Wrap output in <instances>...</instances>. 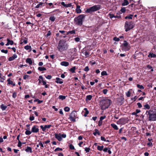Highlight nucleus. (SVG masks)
Wrapping results in <instances>:
<instances>
[{"label": "nucleus", "instance_id": "nucleus-34", "mask_svg": "<svg viewBox=\"0 0 156 156\" xmlns=\"http://www.w3.org/2000/svg\"><path fill=\"white\" fill-rule=\"evenodd\" d=\"M7 41L9 42V44L11 45H12L13 44L14 42L12 40H10L9 38H8L7 39Z\"/></svg>", "mask_w": 156, "mask_h": 156}, {"label": "nucleus", "instance_id": "nucleus-42", "mask_svg": "<svg viewBox=\"0 0 156 156\" xmlns=\"http://www.w3.org/2000/svg\"><path fill=\"white\" fill-rule=\"evenodd\" d=\"M49 19L50 20H51L52 22H53L55 20V17L53 16H51L49 18Z\"/></svg>", "mask_w": 156, "mask_h": 156}, {"label": "nucleus", "instance_id": "nucleus-8", "mask_svg": "<svg viewBox=\"0 0 156 156\" xmlns=\"http://www.w3.org/2000/svg\"><path fill=\"white\" fill-rule=\"evenodd\" d=\"M76 116V112L75 111L72 112L69 115V119L70 120L75 122V118Z\"/></svg>", "mask_w": 156, "mask_h": 156}, {"label": "nucleus", "instance_id": "nucleus-30", "mask_svg": "<svg viewBox=\"0 0 156 156\" xmlns=\"http://www.w3.org/2000/svg\"><path fill=\"white\" fill-rule=\"evenodd\" d=\"M58 98L62 100H63L65 99L66 96L62 95H60L59 96Z\"/></svg>", "mask_w": 156, "mask_h": 156}, {"label": "nucleus", "instance_id": "nucleus-49", "mask_svg": "<svg viewBox=\"0 0 156 156\" xmlns=\"http://www.w3.org/2000/svg\"><path fill=\"white\" fill-rule=\"evenodd\" d=\"M44 126L45 128V129H46L47 128H49L51 126V125H45Z\"/></svg>", "mask_w": 156, "mask_h": 156}, {"label": "nucleus", "instance_id": "nucleus-56", "mask_svg": "<svg viewBox=\"0 0 156 156\" xmlns=\"http://www.w3.org/2000/svg\"><path fill=\"white\" fill-rule=\"evenodd\" d=\"M34 117L33 116H30V117L29 119L30 121H33L34 119Z\"/></svg>", "mask_w": 156, "mask_h": 156}, {"label": "nucleus", "instance_id": "nucleus-44", "mask_svg": "<svg viewBox=\"0 0 156 156\" xmlns=\"http://www.w3.org/2000/svg\"><path fill=\"white\" fill-rule=\"evenodd\" d=\"M64 110L65 111L68 112L69 111L70 108L68 107H66L64 108Z\"/></svg>", "mask_w": 156, "mask_h": 156}, {"label": "nucleus", "instance_id": "nucleus-51", "mask_svg": "<svg viewBox=\"0 0 156 156\" xmlns=\"http://www.w3.org/2000/svg\"><path fill=\"white\" fill-rule=\"evenodd\" d=\"M62 148H59V147H58V148H56L55 150V151H62Z\"/></svg>", "mask_w": 156, "mask_h": 156}, {"label": "nucleus", "instance_id": "nucleus-4", "mask_svg": "<svg viewBox=\"0 0 156 156\" xmlns=\"http://www.w3.org/2000/svg\"><path fill=\"white\" fill-rule=\"evenodd\" d=\"M85 16L83 14L80 15L77 17L75 18L74 20L76 24L81 26L83 24V21Z\"/></svg>", "mask_w": 156, "mask_h": 156}, {"label": "nucleus", "instance_id": "nucleus-13", "mask_svg": "<svg viewBox=\"0 0 156 156\" xmlns=\"http://www.w3.org/2000/svg\"><path fill=\"white\" fill-rule=\"evenodd\" d=\"M56 80L55 82L58 83L62 84L63 83L62 80L59 78H56Z\"/></svg>", "mask_w": 156, "mask_h": 156}, {"label": "nucleus", "instance_id": "nucleus-31", "mask_svg": "<svg viewBox=\"0 0 156 156\" xmlns=\"http://www.w3.org/2000/svg\"><path fill=\"white\" fill-rule=\"evenodd\" d=\"M76 69V68L75 66H74L70 69V71L72 73H74L75 72Z\"/></svg>", "mask_w": 156, "mask_h": 156}, {"label": "nucleus", "instance_id": "nucleus-23", "mask_svg": "<svg viewBox=\"0 0 156 156\" xmlns=\"http://www.w3.org/2000/svg\"><path fill=\"white\" fill-rule=\"evenodd\" d=\"M84 110L85 111V114L84 115V116L85 117H86L87 116V115L89 114V111L87 110V109L86 108H85L84 109Z\"/></svg>", "mask_w": 156, "mask_h": 156}, {"label": "nucleus", "instance_id": "nucleus-62", "mask_svg": "<svg viewBox=\"0 0 156 156\" xmlns=\"http://www.w3.org/2000/svg\"><path fill=\"white\" fill-rule=\"evenodd\" d=\"M137 105L139 108H140L142 107V106L140 103L138 102L137 103Z\"/></svg>", "mask_w": 156, "mask_h": 156}, {"label": "nucleus", "instance_id": "nucleus-61", "mask_svg": "<svg viewBox=\"0 0 156 156\" xmlns=\"http://www.w3.org/2000/svg\"><path fill=\"white\" fill-rule=\"evenodd\" d=\"M126 11V9L125 8H122L121 9V11L122 12H125Z\"/></svg>", "mask_w": 156, "mask_h": 156}, {"label": "nucleus", "instance_id": "nucleus-40", "mask_svg": "<svg viewBox=\"0 0 156 156\" xmlns=\"http://www.w3.org/2000/svg\"><path fill=\"white\" fill-rule=\"evenodd\" d=\"M39 145L41 146V149H42L44 147H46V146H44L43 143H42L41 142H40L39 143Z\"/></svg>", "mask_w": 156, "mask_h": 156}, {"label": "nucleus", "instance_id": "nucleus-12", "mask_svg": "<svg viewBox=\"0 0 156 156\" xmlns=\"http://www.w3.org/2000/svg\"><path fill=\"white\" fill-rule=\"evenodd\" d=\"M80 5H77L76 9V11L77 13H80L81 12V10L80 9Z\"/></svg>", "mask_w": 156, "mask_h": 156}, {"label": "nucleus", "instance_id": "nucleus-15", "mask_svg": "<svg viewBox=\"0 0 156 156\" xmlns=\"http://www.w3.org/2000/svg\"><path fill=\"white\" fill-rule=\"evenodd\" d=\"M119 124H124L125 123V119L123 118L119 119L117 122Z\"/></svg>", "mask_w": 156, "mask_h": 156}, {"label": "nucleus", "instance_id": "nucleus-5", "mask_svg": "<svg viewBox=\"0 0 156 156\" xmlns=\"http://www.w3.org/2000/svg\"><path fill=\"white\" fill-rule=\"evenodd\" d=\"M135 23L134 22L126 21L125 24V31L127 32L134 27Z\"/></svg>", "mask_w": 156, "mask_h": 156}, {"label": "nucleus", "instance_id": "nucleus-17", "mask_svg": "<svg viewBox=\"0 0 156 156\" xmlns=\"http://www.w3.org/2000/svg\"><path fill=\"white\" fill-rule=\"evenodd\" d=\"M8 82V84L12 85L13 86L15 85V83H13L12 81L10 80V79H8L7 80Z\"/></svg>", "mask_w": 156, "mask_h": 156}, {"label": "nucleus", "instance_id": "nucleus-53", "mask_svg": "<svg viewBox=\"0 0 156 156\" xmlns=\"http://www.w3.org/2000/svg\"><path fill=\"white\" fill-rule=\"evenodd\" d=\"M22 144V143H21V142L20 140H19L18 141V146L19 147H20L21 146Z\"/></svg>", "mask_w": 156, "mask_h": 156}, {"label": "nucleus", "instance_id": "nucleus-24", "mask_svg": "<svg viewBox=\"0 0 156 156\" xmlns=\"http://www.w3.org/2000/svg\"><path fill=\"white\" fill-rule=\"evenodd\" d=\"M129 2L127 0H124L122 5L123 6H125L128 5L129 4Z\"/></svg>", "mask_w": 156, "mask_h": 156}, {"label": "nucleus", "instance_id": "nucleus-36", "mask_svg": "<svg viewBox=\"0 0 156 156\" xmlns=\"http://www.w3.org/2000/svg\"><path fill=\"white\" fill-rule=\"evenodd\" d=\"M83 54L85 55V56H86V57H87L89 56L90 53L89 52L85 51V52H84Z\"/></svg>", "mask_w": 156, "mask_h": 156}, {"label": "nucleus", "instance_id": "nucleus-52", "mask_svg": "<svg viewBox=\"0 0 156 156\" xmlns=\"http://www.w3.org/2000/svg\"><path fill=\"white\" fill-rule=\"evenodd\" d=\"M113 40L115 41H119V38L115 37H114Z\"/></svg>", "mask_w": 156, "mask_h": 156}, {"label": "nucleus", "instance_id": "nucleus-9", "mask_svg": "<svg viewBox=\"0 0 156 156\" xmlns=\"http://www.w3.org/2000/svg\"><path fill=\"white\" fill-rule=\"evenodd\" d=\"M31 131L33 133H36L39 131L38 127L37 126H34L31 129Z\"/></svg>", "mask_w": 156, "mask_h": 156}, {"label": "nucleus", "instance_id": "nucleus-29", "mask_svg": "<svg viewBox=\"0 0 156 156\" xmlns=\"http://www.w3.org/2000/svg\"><path fill=\"white\" fill-rule=\"evenodd\" d=\"M75 33V31L74 30L69 31L67 32V34L68 35L69 34H73Z\"/></svg>", "mask_w": 156, "mask_h": 156}, {"label": "nucleus", "instance_id": "nucleus-57", "mask_svg": "<svg viewBox=\"0 0 156 156\" xmlns=\"http://www.w3.org/2000/svg\"><path fill=\"white\" fill-rule=\"evenodd\" d=\"M1 52L2 53H8V50H4V49H2L1 50Z\"/></svg>", "mask_w": 156, "mask_h": 156}, {"label": "nucleus", "instance_id": "nucleus-58", "mask_svg": "<svg viewBox=\"0 0 156 156\" xmlns=\"http://www.w3.org/2000/svg\"><path fill=\"white\" fill-rule=\"evenodd\" d=\"M52 77L50 75H48L47 76H46V78L48 79H51Z\"/></svg>", "mask_w": 156, "mask_h": 156}, {"label": "nucleus", "instance_id": "nucleus-25", "mask_svg": "<svg viewBox=\"0 0 156 156\" xmlns=\"http://www.w3.org/2000/svg\"><path fill=\"white\" fill-rule=\"evenodd\" d=\"M148 57H151V58L156 57V55L154 54L153 53H150L148 55Z\"/></svg>", "mask_w": 156, "mask_h": 156}, {"label": "nucleus", "instance_id": "nucleus-26", "mask_svg": "<svg viewBox=\"0 0 156 156\" xmlns=\"http://www.w3.org/2000/svg\"><path fill=\"white\" fill-rule=\"evenodd\" d=\"M0 107L1 109L3 110H5L7 108V106H6L2 104L1 105Z\"/></svg>", "mask_w": 156, "mask_h": 156}, {"label": "nucleus", "instance_id": "nucleus-54", "mask_svg": "<svg viewBox=\"0 0 156 156\" xmlns=\"http://www.w3.org/2000/svg\"><path fill=\"white\" fill-rule=\"evenodd\" d=\"M108 91V90L107 89H105L103 90V92L104 94H106Z\"/></svg>", "mask_w": 156, "mask_h": 156}, {"label": "nucleus", "instance_id": "nucleus-45", "mask_svg": "<svg viewBox=\"0 0 156 156\" xmlns=\"http://www.w3.org/2000/svg\"><path fill=\"white\" fill-rule=\"evenodd\" d=\"M109 17L111 19L114 18L115 16L113 14L110 13L109 14Z\"/></svg>", "mask_w": 156, "mask_h": 156}, {"label": "nucleus", "instance_id": "nucleus-28", "mask_svg": "<svg viewBox=\"0 0 156 156\" xmlns=\"http://www.w3.org/2000/svg\"><path fill=\"white\" fill-rule=\"evenodd\" d=\"M104 148V146H97V149L98 150L101 151H102Z\"/></svg>", "mask_w": 156, "mask_h": 156}, {"label": "nucleus", "instance_id": "nucleus-64", "mask_svg": "<svg viewBox=\"0 0 156 156\" xmlns=\"http://www.w3.org/2000/svg\"><path fill=\"white\" fill-rule=\"evenodd\" d=\"M101 140L105 141H106V140L105 139V137L101 136Z\"/></svg>", "mask_w": 156, "mask_h": 156}, {"label": "nucleus", "instance_id": "nucleus-3", "mask_svg": "<svg viewBox=\"0 0 156 156\" xmlns=\"http://www.w3.org/2000/svg\"><path fill=\"white\" fill-rule=\"evenodd\" d=\"M111 103V101L107 99L102 100L100 102V104L103 109H106L108 108Z\"/></svg>", "mask_w": 156, "mask_h": 156}, {"label": "nucleus", "instance_id": "nucleus-1", "mask_svg": "<svg viewBox=\"0 0 156 156\" xmlns=\"http://www.w3.org/2000/svg\"><path fill=\"white\" fill-rule=\"evenodd\" d=\"M68 46L66 42L60 40L59 41L57 48L59 51L61 52L66 51L68 49Z\"/></svg>", "mask_w": 156, "mask_h": 156}, {"label": "nucleus", "instance_id": "nucleus-37", "mask_svg": "<svg viewBox=\"0 0 156 156\" xmlns=\"http://www.w3.org/2000/svg\"><path fill=\"white\" fill-rule=\"evenodd\" d=\"M26 130L25 132V134L27 135H29L32 132V131H30L29 130H27V129Z\"/></svg>", "mask_w": 156, "mask_h": 156}, {"label": "nucleus", "instance_id": "nucleus-46", "mask_svg": "<svg viewBox=\"0 0 156 156\" xmlns=\"http://www.w3.org/2000/svg\"><path fill=\"white\" fill-rule=\"evenodd\" d=\"M126 95L127 97H129L130 96V93L129 91L126 93Z\"/></svg>", "mask_w": 156, "mask_h": 156}, {"label": "nucleus", "instance_id": "nucleus-47", "mask_svg": "<svg viewBox=\"0 0 156 156\" xmlns=\"http://www.w3.org/2000/svg\"><path fill=\"white\" fill-rule=\"evenodd\" d=\"M84 70V71H86V72H87V71H89V68L88 67V66H86Z\"/></svg>", "mask_w": 156, "mask_h": 156}, {"label": "nucleus", "instance_id": "nucleus-60", "mask_svg": "<svg viewBox=\"0 0 156 156\" xmlns=\"http://www.w3.org/2000/svg\"><path fill=\"white\" fill-rule=\"evenodd\" d=\"M29 77V76L28 75H25L23 76V79L25 80H26Z\"/></svg>", "mask_w": 156, "mask_h": 156}, {"label": "nucleus", "instance_id": "nucleus-63", "mask_svg": "<svg viewBox=\"0 0 156 156\" xmlns=\"http://www.w3.org/2000/svg\"><path fill=\"white\" fill-rule=\"evenodd\" d=\"M102 121L99 120L98 122V125L100 126L102 125Z\"/></svg>", "mask_w": 156, "mask_h": 156}, {"label": "nucleus", "instance_id": "nucleus-22", "mask_svg": "<svg viewBox=\"0 0 156 156\" xmlns=\"http://www.w3.org/2000/svg\"><path fill=\"white\" fill-rule=\"evenodd\" d=\"M92 96L90 95H87L86 96V101H88L91 100L92 98Z\"/></svg>", "mask_w": 156, "mask_h": 156}, {"label": "nucleus", "instance_id": "nucleus-14", "mask_svg": "<svg viewBox=\"0 0 156 156\" xmlns=\"http://www.w3.org/2000/svg\"><path fill=\"white\" fill-rule=\"evenodd\" d=\"M60 65L62 66H67L69 65V63L68 62L63 61L61 62Z\"/></svg>", "mask_w": 156, "mask_h": 156}, {"label": "nucleus", "instance_id": "nucleus-59", "mask_svg": "<svg viewBox=\"0 0 156 156\" xmlns=\"http://www.w3.org/2000/svg\"><path fill=\"white\" fill-rule=\"evenodd\" d=\"M69 148L71 149H74L75 148L74 146L72 144H70L69 145Z\"/></svg>", "mask_w": 156, "mask_h": 156}, {"label": "nucleus", "instance_id": "nucleus-41", "mask_svg": "<svg viewBox=\"0 0 156 156\" xmlns=\"http://www.w3.org/2000/svg\"><path fill=\"white\" fill-rule=\"evenodd\" d=\"M137 87L138 88L140 89H143L144 88L143 86L142 85H139V84L137 85Z\"/></svg>", "mask_w": 156, "mask_h": 156}, {"label": "nucleus", "instance_id": "nucleus-55", "mask_svg": "<svg viewBox=\"0 0 156 156\" xmlns=\"http://www.w3.org/2000/svg\"><path fill=\"white\" fill-rule=\"evenodd\" d=\"M106 118L105 116H101L100 119V120L102 121V120L105 119Z\"/></svg>", "mask_w": 156, "mask_h": 156}, {"label": "nucleus", "instance_id": "nucleus-32", "mask_svg": "<svg viewBox=\"0 0 156 156\" xmlns=\"http://www.w3.org/2000/svg\"><path fill=\"white\" fill-rule=\"evenodd\" d=\"M123 50L125 51H127L130 49V47L129 46H127L125 47H122Z\"/></svg>", "mask_w": 156, "mask_h": 156}, {"label": "nucleus", "instance_id": "nucleus-2", "mask_svg": "<svg viewBox=\"0 0 156 156\" xmlns=\"http://www.w3.org/2000/svg\"><path fill=\"white\" fill-rule=\"evenodd\" d=\"M146 113L148 115V119L150 121H154L156 120V110H151L146 111Z\"/></svg>", "mask_w": 156, "mask_h": 156}, {"label": "nucleus", "instance_id": "nucleus-35", "mask_svg": "<svg viewBox=\"0 0 156 156\" xmlns=\"http://www.w3.org/2000/svg\"><path fill=\"white\" fill-rule=\"evenodd\" d=\"M95 132L93 133V134L94 136H96L97 134H98V135L100 134L98 130L97 129H95Z\"/></svg>", "mask_w": 156, "mask_h": 156}, {"label": "nucleus", "instance_id": "nucleus-18", "mask_svg": "<svg viewBox=\"0 0 156 156\" xmlns=\"http://www.w3.org/2000/svg\"><path fill=\"white\" fill-rule=\"evenodd\" d=\"M44 3L43 2H40L38 5H37L35 7L36 8H38L40 7L41 8L42 7Z\"/></svg>", "mask_w": 156, "mask_h": 156}, {"label": "nucleus", "instance_id": "nucleus-6", "mask_svg": "<svg viewBox=\"0 0 156 156\" xmlns=\"http://www.w3.org/2000/svg\"><path fill=\"white\" fill-rule=\"evenodd\" d=\"M100 6L99 5H95L87 9L86 12L87 13H90L100 9Z\"/></svg>", "mask_w": 156, "mask_h": 156}, {"label": "nucleus", "instance_id": "nucleus-48", "mask_svg": "<svg viewBox=\"0 0 156 156\" xmlns=\"http://www.w3.org/2000/svg\"><path fill=\"white\" fill-rule=\"evenodd\" d=\"M85 151L86 152H89L90 151V148L89 147H86L85 148Z\"/></svg>", "mask_w": 156, "mask_h": 156}, {"label": "nucleus", "instance_id": "nucleus-33", "mask_svg": "<svg viewBox=\"0 0 156 156\" xmlns=\"http://www.w3.org/2000/svg\"><path fill=\"white\" fill-rule=\"evenodd\" d=\"M133 15L132 14L129 15L128 16H126L125 17V19H132V17L133 16Z\"/></svg>", "mask_w": 156, "mask_h": 156}, {"label": "nucleus", "instance_id": "nucleus-38", "mask_svg": "<svg viewBox=\"0 0 156 156\" xmlns=\"http://www.w3.org/2000/svg\"><path fill=\"white\" fill-rule=\"evenodd\" d=\"M144 107L146 109H149L150 108V106L148 104H145Z\"/></svg>", "mask_w": 156, "mask_h": 156}, {"label": "nucleus", "instance_id": "nucleus-21", "mask_svg": "<svg viewBox=\"0 0 156 156\" xmlns=\"http://www.w3.org/2000/svg\"><path fill=\"white\" fill-rule=\"evenodd\" d=\"M24 48L26 50H30V51H31V47L30 46H29L28 45H27L25 46Z\"/></svg>", "mask_w": 156, "mask_h": 156}, {"label": "nucleus", "instance_id": "nucleus-50", "mask_svg": "<svg viewBox=\"0 0 156 156\" xmlns=\"http://www.w3.org/2000/svg\"><path fill=\"white\" fill-rule=\"evenodd\" d=\"M40 127L42 129V130L43 131H45L46 129H45V126L44 127H43V126L41 125V126H40Z\"/></svg>", "mask_w": 156, "mask_h": 156}, {"label": "nucleus", "instance_id": "nucleus-11", "mask_svg": "<svg viewBox=\"0 0 156 156\" xmlns=\"http://www.w3.org/2000/svg\"><path fill=\"white\" fill-rule=\"evenodd\" d=\"M17 58V55L16 54H14L13 56H12V57H9V61H12L14 59H15V58Z\"/></svg>", "mask_w": 156, "mask_h": 156}, {"label": "nucleus", "instance_id": "nucleus-27", "mask_svg": "<svg viewBox=\"0 0 156 156\" xmlns=\"http://www.w3.org/2000/svg\"><path fill=\"white\" fill-rule=\"evenodd\" d=\"M38 69L40 71L46 70V68L45 67H39L38 68Z\"/></svg>", "mask_w": 156, "mask_h": 156}, {"label": "nucleus", "instance_id": "nucleus-10", "mask_svg": "<svg viewBox=\"0 0 156 156\" xmlns=\"http://www.w3.org/2000/svg\"><path fill=\"white\" fill-rule=\"evenodd\" d=\"M59 4H61L62 5L66 8L70 7L72 5L71 3L65 4V2H60Z\"/></svg>", "mask_w": 156, "mask_h": 156}, {"label": "nucleus", "instance_id": "nucleus-19", "mask_svg": "<svg viewBox=\"0 0 156 156\" xmlns=\"http://www.w3.org/2000/svg\"><path fill=\"white\" fill-rule=\"evenodd\" d=\"M26 62L27 63H28L30 65H31L32 63V61L30 58H27Z\"/></svg>", "mask_w": 156, "mask_h": 156}, {"label": "nucleus", "instance_id": "nucleus-7", "mask_svg": "<svg viewBox=\"0 0 156 156\" xmlns=\"http://www.w3.org/2000/svg\"><path fill=\"white\" fill-rule=\"evenodd\" d=\"M55 138L60 141L62 140V137L65 138L66 137V135L64 134L61 135L60 134L55 133Z\"/></svg>", "mask_w": 156, "mask_h": 156}, {"label": "nucleus", "instance_id": "nucleus-20", "mask_svg": "<svg viewBox=\"0 0 156 156\" xmlns=\"http://www.w3.org/2000/svg\"><path fill=\"white\" fill-rule=\"evenodd\" d=\"M111 126L113 128L115 129L118 130V128L117 126L115 124L112 123L111 124Z\"/></svg>", "mask_w": 156, "mask_h": 156}, {"label": "nucleus", "instance_id": "nucleus-39", "mask_svg": "<svg viewBox=\"0 0 156 156\" xmlns=\"http://www.w3.org/2000/svg\"><path fill=\"white\" fill-rule=\"evenodd\" d=\"M124 43L122 44L123 47H125L127 46H128V43L126 41H124Z\"/></svg>", "mask_w": 156, "mask_h": 156}, {"label": "nucleus", "instance_id": "nucleus-16", "mask_svg": "<svg viewBox=\"0 0 156 156\" xmlns=\"http://www.w3.org/2000/svg\"><path fill=\"white\" fill-rule=\"evenodd\" d=\"M25 151L27 152H30V153H32V148L30 147L27 146V148L25 149Z\"/></svg>", "mask_w": 156, "mask_h": 156}, {"label": "nucleus", "instance_id": "nucleus-43", "mask_svg": "<svg viewBox=\"0 0 156 156\" xmlns=\"http://www.w3.org/2000/svg\"><path fill=\"white\" fill-rule=\"evenodd\" d=\"M101 75L102 76L107 75V73L105 71H103L101 73Z\"/></svg>", "mask_w": 156, "mask_h": 156}]
</instances>
